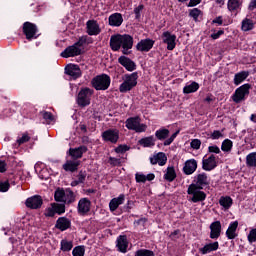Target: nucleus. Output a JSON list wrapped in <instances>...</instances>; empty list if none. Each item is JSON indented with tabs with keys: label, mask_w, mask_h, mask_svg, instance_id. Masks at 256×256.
<instances>
[{
	"label": "nucleus",
	"mask_w": 256,
	"mask_h": 256,
	"mask_svg": "<svg viewBox=\"0 0 256 256\" xmlns=\"http://www.w3.org/2000/svg\"><path fill=\"white\" fill-rule=\"evenodd\" d=\"M185 175H193L194 171H197V160L190 159L185 162L183 167Z\"/></svg>",
	"instance_id": "nucleus-25"
},
{
	"label": "nucleus",
	"mask_w": 256,
	"mask_h": 256,
	"mask_svg": "<svg viewBox=\"0 0 256 256\" xmlns=\"http://www.w3.org/2000/svg\"><path fill=\"white\" fill-rule=\"evenodd\" d=\"M0 191L2 193H6V191H9V182H0Z\"/></svg>",
	"instance_id": "nucleus-59"
},
{
	"label": "nucleus",
	"mask_w": 256,
	"mask_h": 256,
	"mask_svg": "<svg viewBox=\"0 0 256 256\" xmlns=\"http://www.w3.org/2000/svg\"><path fill=\"white\" fill-rule=\"evenodd\" d=\"M156 160L158 161V165L163 167V165L167 163V156L165 155V153L159 152L158 154H156Z\"/></svg>",
	"instance_id": "nucleus-44"
},
{
	"label": "nucleus",
	"mask_w": 256,
	"mask_h": 256,
	"mask_svg": "<svg viewBox=\"0 0 256 256\" xmlns=\"http://www.w3.org/2000/svg\"><path fill=\"white\" fill-rule=\"evenodd\" d=\"M110 47L112 51H119L121 47L123 48V54L129 55V49L133 48V37L131 35H113L110 38Z\"/></svg>",
	"instance_id": "nucleus-1"
},
{
	"label": "nucleus",
	"mask_w": 256,
	"mask_h": 256,
	"mask_svg": "<svg viewBox=\"0 0 256 256\" xmlns=\"http://www.w3.org/2000/svg\"><path fill=\"white\" fill-rule=\"evenodd\" d=\"M43 205V199L41 196H33L26 200V207L30 209H39Z\"/></svg>",
	"instance_id": "nucleus-20"
},
{
	"label": "nucleus",
	"mask_w": 256,
	"mask_h": 256,
	"mask_svg": "<svg viewBox=\"0 0 256 256\" xmlns=\"http://www.w3.org/2000/svg\"><path fill=\"white\" fill-rule=\"evenodd\" d=\"M61 251H71L73 249V242L62 240L61 243Z\"/></svg>",
	"instance_id": "nucleus-43"
},
{
	"label": "nucleus",
	"mask_w": 256,
	"mask_h": 256,
	"mask_svg": "<svg viewBox=\"0 0 256 256\" xmlns=\"http://www.w3.org/2000/svg\"><path fill=\"white\" fill-rule=\"evenodd\" d=\"M139 144L142 147H155V137L148 136L139 140Z\"/></svg>",
	"instance_id": "nucleus-31"
},
{
	"label": "nucleus",
	"mask_w": 256,
	"mask_h": 256,
	"mask_svg": "<svg viewBox=\"0 0 256 256\" xmlns=\"http://www.w3.org/2000/svg\"><path fill=\"white\" fill-rule=\"evenodd\" d=\"M118 63L122 65V67L126 68L127 71H135L137 69V65L133 60L127 58L126 56H120L118 59Z\"/></svg>",
	"instance_id": "nucleus-17"
},
{
	"label": "nucleus",
	"mask_w": 256,
	"mask_h": 256,
	"mask_svg": "<svg viewBox=\"0 0 256 256\" xmlns=\"http://www.w3.org/2000/svg\"><path fill=\"white\" fill-rule=\"evenodd\" d=\"M155 137L159 139V141H163L169 137V129H159L155 132Z\"/></svg>",
	"instance_id": "nucleus-38"
},
{
	"label": "nucleus",
	"mask_w": 256,
	"mask_h": 256,
	"mask_svg": "<svg viewBox=\"0 0 256 256\" xmlns=\"http://www.w3.org/2000/svg\"><path fill=\"white\" fill-rule=\"evenodd\" d=\"M177 135H179V131H176L174 134L171 135L170 138H168L167 140L164 141V145L168 146L171 145V143H173V141H175Z\"/></svg>",
	"instance_id": "nucleus-52"
},
{
	"label": "nucleus",
	"mask_w": 256,
	"mask_h": 256,
	"mask_svg": "<svg viewBox=\"0 0 256 256\" xmlns=\"http://www.w3.org/2000/svg\"><path fill=\"white\" fill-rule=\"evenodd\" d=\"M217 167V158L211 154L208 158L202 159V169L204 171H213Z\"/></svg>",
	"instance_id": "nucleus-11"
},
{
	"label": "nucleus",
	"mask_w": 256,
	"mask_h": 256,
	"mask_svg": "<svg viewBox=\"0 0 256 256\" xmlns=\"http://www.w3.org/2000/svg\"><path fill=\"white\" fill-rule=\"evenodd\" d=\"M249 11H254L256 9V0H251L248 6Z\"/></svg>",
	"instance_id": "nucleus-64"
},
{
	"label": "nucleus",
	"mask_w": 256,
	"mask_h": 256,
	"mask_svg": "<svg viewBox=\"0 0 256 256\" xmlns=\"http://www.w3.org/2000/svg\"><path fill=\"white\" fill-rule=\"evenodd\" d=\"M73 256H85V247L77 246L72 251Z\"/></svg>",
	"instance_id": "nucleus-45"
},
{
	"label": "nucleus",
	"mask_w": 256,
	"mask_h": 256,
	"mask_svg": "<svg viewBox=\"0 0 256 256\" xmlns=\"http://www.w3.org/2000/svg\"><path fill=\"white\" fill-rule=\"evenodd\" d=\"M219 203L221 207H224V209H229L231 208V205H233V199H231V197L229 196H225V197L222 196L219 199Z\"/></svg>",
	"instance_id": "nucleus-36"
},
{
	"label": "nucleus",
	"mask_w": 256,
	"mask_h": 256,
	"mask_svg": "<svg viewBox=\"0 0 256 256\" xmlns=\"http://www.w3.org/2000/svg\"><path fill=\"white\" fill-rule=\"evenodd\" d=\"M30 139H31V137H29V134L24 133L22 135V137L17 139V144L18 145H23L24 143H27Z\"/></svg>",
	"instance_id": "nucleus-49"
},
{
	"label": "nucleus",
	"mask_w": 256,
	"mask_h": 256,
	"mask_svg": "<svg viewBox=\"0 0 256 256\" xmlns=\"http://www.w3.org/2000/svg\"><path fill=\"white\" fill-rule=\"evenodd\" d=\"M162 42L167 45L168 51H173L175 49L177 43V36L175 34H171L169 31H165L161 35Z\"/></svg>",
	"instance_id": "nucleus-8"
},
{
	"label": "nucleus",
	"mask_w": 256,
	"mask_h": 256,
	"mask_svg": "<svg viewBox=\"0 0 256 256\" xmlns=\"http://www.w3.org/2000/svg\"><path fill=\"white\" fill-rule=\"evenodd\" d=\"M217 249H219V242H213L210 244H206L204 247L200 248L199 251L202 255H207V253L217 251Z\"/></svg>",
	"instance_id": "nucleus-29"
},
{
	"label": "nucleus",
	"mask_w": 256,
	"mask_h": 256,
	"mask_svg": "<svg viewBox=\"0 0 256 256\" xmlns=\"http://www.w3.org/2000/svg\"><path fill=\"white\" fill-rule=\"evenodd\" d=\"M52 207H54V211L58 215H63V213H65V204H52Z\"/></svg>",
	"instance_id": "nucleus-46"
},
{
	"label": "nucleus",
	"mask_w": 256,
	"mask_h": 256,
	"mask_svg": "<svg viewBox=\"0 0 256 256\" xmlns=\"http://www.w3.org/2000/svg\"><path fill=\"white\" fill-rule=\"evenodd\" d=\"M124 202H125V195L123 194H121L117 198H113L109 203L110 211H117V208L119 207V205H123Z\"/></svg>",
	"instance_id": "nucleus-28"
},
{
	"label": "nucleus",
	"mask_w": 256,
	"mask_h": 256,
	"mask_svg": "<svg viewBox=\"0 0 256 256\" xmlns=\"http://www.w3.org/2000/svg\"><path fill=\"white\" fill-rule=\"evenodd\" d=\"M221 137H223V133H221L219 130H215L211 134V139H221Z\"/></svg>",
	"instance_id": "nucleus-61"
},
{
	"label": "nucleus",
	"mask_w": 256,
	"mask_h": 256,
	"mask_svg": "<svg viewBox=\"0 0 256 256\" xmlns=\"http://www.w3.org/2000/svg\"><path fill=\"white\" fill-rule=\"evenodd\" d=\"M109 161H110V165H114L115 167H117L118 165H121V159L119 158L110 157Z\"/></svg>",
	"instance_id": "nucleus-60"
},
{
	"label": "nucleus",
	"mask_w": 256,
	"mask_h": 256,
	"mask_svg": "<svg viewBox=\"0 0 256 256\" xmlns=\"http://www.w3.org/2000/svg\"><path fill=\"white\" fill-rule=\"evenodd\" d=\"M102 139L109 143H117L119 141V130L108 129L102 133Z\"/></svg>",
	"instance_id": "nucleus-10"
},
{
	"label": "nucleus",
	"mask_w": 256,
	"mask_h": 256,
	"mask_svg": "<svg viewBox=\"0 0 256 256\" xmlns=\"http://www.w3.org/2000/svg\"><path fill=\"white\" fill-rule=\"evenodd\" d=\"M241 7V0H229L228 9L229 11H237Z\"/></svg>",
	"instance_id": "nucleus-41"
},
{
	"label": "nucleus",
	"mask_w": 256,
	"mask_h": 256,
	"mask_svg": "<svg viewBox=\"0 0 256 256\" xmlns=\"http://www.w3.org/2000/svg\"><path fill=\"white\" fill-rule=\"evenodd\" d=\"M247 77H249V72H246V71H242L240 73L235 74L234 84L241 85V83H243V81H245Z\"/></svg>",
	"instance_id": "nucleus-34"
},
{
	"label": "nucleus",
	"mask_w": 256,
	"mask_h": 256,
	"mask_svg": "<svg viewBox=\"0 0 256 256\" xmlns=\"http://www.w3.org/2000/svg\"><path fill=\"white\" fill-rule=\"evenodd\" d=\"M249 89H251L250 84H243L237 88L232 95V101H234V103H241L242 101H245V97L249 96Z\"/></svg>",
	"instance_id": "nucleus-7"
},
{
	"label": "nucleus",
	"mask_w": 256,
	"mask_h": 256,
	"mask_svg": "<svg viewBox=\"0 0 256 256\" xmlns=\"http://www.w3.org/2000/svg\"><path fill=\"white\" fill-rule=\"evenodd\" d=\"M202 188H198L195 184H190L187 189L189 195L188 201L192 203H201L207 199V194L201 191Z\"/></svg>",
	"instance_id": "nucleus-3"
},
{
	"label": "nucleus",
	"mask_w": 256,
	"mask_h": 256,
	"mask_svg": "<svg viewBox=\"0 0 256 256\" xmlns=\"http://www.w3.org/2000/svg\"><path fill=\"white\" fill-rule=\"evenodd\" d=\"M79 165H81L80 160H67L66 163L63 164L64 171H69L70 173H75L77 169H79Z\"/></svg>",
	"instance_id": "nucleus-24"
},
{
	"label": "nucleus",
	"mask_w": 256,
	"mask_h": 256,
	"mask_svg": "<svg viewBox=\"0 0 256 256\" xmlns=\"http://www.w3.org/2000/svg\"><path fill=\"white\" fill-rule=\"evenodd\" d=\"M237 227H239L238 221L230 223L226 231V237H228V239H235L237 237Z\"/></svg>",
	"instance_id": "nucleus-27"
},
{
	"label": "nucleus",
	"mask_w": 256,
	"mask_h": 256,
	"mask_svg": "<svg viewBox=\"0 0 256 256\" xmlns=\"http://www.w3.org/2000/svg\"><path fill=\"white\" fill-rule=\"evenodd\" d=\"M199 15H201V10L194 8L190 11V17H193V19H198Z\"/></svg>",
	"instance_id": "nucleus-56"
},
{
	"label": "nucleus",
	"mask_w": 256,
	"mask_h": 256,
	"mask_svg": "<svg viewBox=\"0 0 256 256\" xmlns=\"http://www.w3.org/2000/svg\"><path fill=\"white\" fill-rule=\"evenodd\" d=\"M221 237V222L215 221L210 224V239H219Z\"/></svg>",
	"instance_id": "nucleus-19"
},
{
	"label": "nucleus",
	"mask_w": 256,
	"mask_h": 256,
	"mask_svg": "<svg viewBox=\"0 0 256 256\" xmlns=\"http://www.w3.org/2000/svg\"><path fill=\"white\" fill-rule=\"evenodd\" d=\"M94 93L95 91L91 88H81L77 96L79 107H87L88 105H91V97H93Z\"/></svg>",
	"instance_id": "nucleus-6"
},
{
	"label": "nucleus",
	"mask_w": 256,
	"mask_h": 256,
	"mask_svg": "<svg viewBox=\"0 0 256 256\" xmlns=\"http://www.w3.org/2000/svg\"><path fill=\"white\" fill-rule=\"evenodd\" d=\"M135 256H155V253L151 250H138L135 254Z\"/></svg>",
	"instance_id": "nucleus-47"
},
{
	"label": "nucleus",
	"mask_w": 256,
	"mask_h": 256,
	"mask_svg": "<svg viewBox=\"0 0 256 256\" xmlns=\"http://www.w3.org/2000/svg\"><path fill=\"white\" fill-rule=\"evenodd\" d=\"M196 91H199V83L197 82H192L191 84H187L183 88V93L185 95H189V93H196Z\"/></svg>",
	"instance_id": "nucleus-32"
},
{
	"label": "nucleus",
	"mask_w": 256,
	"mask_h": 256,
	"mask_svg": "<svg viewBox=\"0 0 256 256\" xmlns=\"http://www.w3.org/2000/svg\"><path fill=\"white\" fill-rule=\"evenodd\" d=\"M153 45H155V41L152 39H143L136 45L137 51L141 52H149L153 49Z\"/></svg>",
	"instance_id": "nucleus-16"
},
{
	"label": "nucleus",
	"mask_w": 256,
	"mask_h": 256,
	"mask_svg": "<svg viewBox=\"0 0 256 256\" xmlns=\"http://www.w3.org/2000/svg\"><path fill=\"white\" fill-rule=\"evenodd\" d=\"M54 199L58 203H63L65 200V190L60 189V188L56 189V191L54 193Z\"/></svg>",
	"instance_id": "nucleus-40"
},
{
	"label": "nucleus",
	"mask_w": 256,
	"mask_h": 256,
	"mask_svg": "<svg viewBox=\"0 0 256 256\" xmlns=\"http://www.w3.org/2000/svg\"><path fill=\"white\" fill-rule=\"evenodd\" d=\"M137 79H139L137 72L124 75L122 77L123 83L119 86L120 93H127L134 87H137Z\"/></svg>",
	"instance_id": "nucleus-2"
},
{
	"label": "nucleus",
	"mask_w": 256,
	"mask_h": 256,
	"mask_svg": "<svg viewBox=\"0 0 256 256\" xmlns=\"http://www.w3.org/2000/svg\"><path fill=\"white\" fill-rule=\"evenodd\" d=\"M225 32L223 30H219L216 33L211 34L212 39H219V37H221V35H223Z\"/></svg>",
	"instance_id": "nucleus-63"
},
{
	"label": "nucleus",
	"mask_w": 256,
	"mask_h": 256,
	"mask_svg": "<svg viewBox=\"0 0 256 256\" xmlns=\"http://www.w3.org/2000/svg\"><path fill=\"white\" fill-rule=\"evenodd\" d=\"M254 27H255V24L253 23V20L249 18H245L242 21V26H241L242 31H252Z\"/></svg>",
	"instance_id": "nucleus-37"
},
{
	"label": "nucleus",
	"mask_w": 256,
	"mask_h": 256,
	"mask_svg": "<svg viewBox=\"0 0 256 256\" xmlns=\"http://www.w3.org/2000/svg\"><path fill=\"white\" fill-rule=\"evenodd\" d=\"M248 241L250 243H255L256 241V229H252L248 235Z\"/></svg>",
	"instance_id": "nucleus-55"
},
{
	"label": "nucleus",
	"mask_w": 256,
	"mask_h": 256,
	"mask_svg": "<svg viewBox=\"0 0 256 256\" xmlns=\"http://www.w3.org/2000/svg\"><path fill=\"white\" fill-rule=\"evenodd\" d=\"M192 185H196L199 189H203L209 185V176L206 173H200L195 176L194 183Z\"/></svg>",
	"instance_id": "nucleus-15"
},
{
	"label": "nucleus",
	"mask_w": 256,
	"mask_h": 256,
	"mask_svg": "<svg viewBox=\"0 0 256 256\" xmlns=\"http://www.w3.org/2000/svg\"><path fill=\"white\" fill-rule=\"evenodd\" d=\"M175 177H177V173H175V168L168 167L166 173L164 174V179L171 183V181H175Z\"/></svg>",
	"instance_id": "nucleus-35"
},
{
	"label": "nucleus",
	"mask_w": 256,
	"mask_h": 256,
	"mask_svg": "<svg viewBox=\"0 0 256 256\" xmlns=\"http://www.w3.org/2000/svg\"><path fill=\"white\" fill-rule=\"evenodd\" d=\"M221 149L226 153L231 151V149H233V142L229 139L224 140L222 142Z\"/></svg>",
	"instance_id": "nucleus-42"
},
{
	"label": "nucleus",
	"mask_w": 256,
	"mask_h": 256,
	"mask_svg": "<svg viewBox=\"0 0 256 256\" xmlns=\"http://www.w3.org/2000/svg\"><path fill=\"white\" fill-rule=\"evenodd\" d=\"M247 167H256V152H252L246 156Z\"/></svg>",
	"instance_id": "nucleus-39"
},
{
	"label": "nucleus",
	"mask_w": 256,
	"mask_h": 256,
	"mask_svg": "<svg viewBox=\"0 0 256 256\" xmlns=\"http://www.w3.org/2000/svg\"><path fill=\"white\" fill-rule=\"evenodd\" d=\"M91 83L96 91H107L111 85V77L107 74L98 75L92 79Z\"/></svg>",
	"instance_id": "nucleus-4"
},
{
	"label": "nucleus",
	"mask_w": 256,
	"mask_h": 256,
	"mask_svg": "<svg viewBox=\"0 0 256 256\" xmlns=\"http://www.w3.org/2000/svg\"><path fill=\"white\" fill-rule=\"evenodd\" d=\"M75 193L71 189H66L64 194V202L66 205H71V203H75Z\"/></svg>",
	"instance_id": "nucleus-30"
},
{
	"label": "nucleus",
	"mask_w": 256,
	"mask_h": 256,
	"mask_svg": "<svg viewBox=\"0 0 256 256\" xmlns=\"http://www.w3.org/2000/svg\"><path fill=\"white\" fill-rule=\"evenodd\" d=\"M82 48L77 47L75 44L68 46L62 53L61 57L69 59V57H77L81 55Z\"/></svg>",
	"instance_id": "nucleus-13"
},
{
	"label": "nucleus",
	"mask_w": 256,
	"mask_h": 256,
	"mask_svg": "<svg viewBox=\"0 0 256 256\" xmlns=\"http://www.w3.org/2000/svg\"><path fill=\"white\" fill-rule=\"evenodd\" d=\"M129 151V147L127 145H120L117 148H115L116 153H125Z\"/></svg>",
	"instance_id": "nucleus-57"
},
{
	"label": "nucleus",
	"mask_w": 256,
	"mask_h": 256,
	"mask_svg": "<svg viewBox=\"0 0 256 256\" xmlns=\"http://www.w3.org/2000/svg\"><path fill=\"white\" fill-rule=\"evenodd\" d=\"M86 43H87V38L81 37L76 43H74V45L77 46L79 49H81L83 45Z\"/></svg>",
	"instance_id": "nucleus-58"
},
{
	"label": "nucleus",
	"mask_w": 256,
	"mask_h": 256,
	"mask_svg": "<svg viewBox=\"0 0 256 256\" xmlns=\"http://www.w3.org/2000/svg\"><path fill=\"white\" fill-rule=\"evenodd\" d=\"M145 6H143V4H140L138 7H136L134 9V13H135V17L136 19H140L141 18V11H143Z\"/></svg>",
	"instance_id": "nucleus-54"
},
{
	"label": "nucleus",
	"mask_w": 256,
	"mask_h": 256,
	"mask_svg": "<svg viewBox=\"0 0 256 256\" xmlns=\"http://www.w3.org/2000/svg\"><path fill=\"white\" fill-rule=\"evenodd\" d=\"M208 153H215L216 155H219V153H221V149L217 145H212L208 147Z\"/></svg>",
	"instance_id": "nucleus-53"
},
{
	"label": "nucleus",
	"mask_w": 256,
	"mask_h": 256,
	"mask_svg": "<svg viewBox=\"0 0 256 256\" xmlns=\"http://www.w3.org/2000/svg\"><path fill=\"white\" fill-rule=\"evenodd\" d=\"M83 153H87V146H80L78 148L69 149V155L74 161H77V159H81V157H83Z\"/></svg>",
	"instance_id": "nucleus-21"
},
{
	"label": "nucleus",
	"mask_w": 256,
	"mask_h": 256,
	"mask_svg": "<svg viewBox=\"0 0 256 256\" xmlns=\"http://www.w3.org/2000/svg\"><path fill=\"white\" fill-rule=\"evenodd\" d=\"M86 33H88L90 36L99 35V33H101L99 23H97L95 20H88L86 22Z\"/></svg>",
	"instance_id": "nucleus-14"
},
{
	"label": "nucleus",
	"mask_w": 256,
	"mask_h": 256,
	"mask_svg": "<svg viewBox=\"0 0 256 256\" xmlns=\"http://www.w3.org/2000/svg\"><path fill=\"white\" fill-rule=\"evenodd\" d=\"M108 23L110 27H121V25H123V15H121V13H114L110 15Z\"/></svg>",
	"instance_id": "nucleus-22"
},
{
	"label": "nucleus",
	"mask_w": 256,
	"mask_h": 256,
	"mask_svg": "<svg viewBox=\"0 0 256 256\" xmlns=\"http://www.w3.org/2000/svg\"><path fill=\"white\" fill-rule=\"evenodd\" d=\"M190 147H192V149H195L196 151L201 149V140L193 139L190 143Z\"/></svg>",
	"instance_id": "nucleus-50"
},
{
	"label": "nucleus",
	"mask_w": 256,
	"mask_h": 256,
	"mask_svg": "<svg viewBox=\"0 0 256 256\" xmlns=\"http://www.w3.org/2000/svg\"><path fill=\"white\" fill-rule=\"evenodd\" d=\"M57 212H55V208L52 206L51 208H48L45 215L46 217H55V214Z\"/></svg>",
	"instance_id": "nucleus-62"
},
{
	"label": "nucleus",
	"mask_w": 256,
	"mask_h": 256,
	"mask_svg": "<svg viewBox=\"0 0 256 256\" xmlns=\"http://www.w3.org/2000/svg\"><path fill=\"white\" fill-rule=\"evenodd\" d=\"M125 125L129 131H135L136 133H145L147 131V126L141 123L139 116L128 118Z\"/></svg>",
	"instance_id": "nucleus-5"
},
{
	"label": "nucleus",
	"mask_w": 256,
	"mask_h": 256,
	"mask_svg": "<svg viewBox=\"0 0 256 256\" xmlns=\"http://www.w3.org/2000/svg\"><path fill=\"white\" fill-rule=\"evenodd\" d=\"M136 183H145L147 181V175L143 173L135 174Z\"/></svg>",
	"instance_id": "nucleus-48"
},
{
	"label": "nucleus",
	"mask_w": 256,
	"mask_h": 256,
	"mask_svg": "<svg viewBox=\"0 0 256 256\" xmlns=\"http://www.w3.org/2000/svg\"><path fill=\"white\" fill-rule=\"evenodd\" d=\"M85 179H87V172L80 171L77 175V180H73L71 182V187H77V185H81V183H85Z\"/></svg>",
	"instance_id": "nucleus-33"
},
{
	"label": "nucleus",
	"mask_w": 256,
	"mask_h": 256,
	"mask_svg": "<svg viewBox=\"0 0 256 256\" xmlns=\"http://www.w3.org/2000/svg\"><path fill=\"white\" fill-rule=\"evenodd\" d=\"M42 117L46 120V123H51L53 121V114H51V112H42Z\"/></svg>",
	"instance_id": "nucleus-51"
},
{
	"label": "nucleus",
	"mask_w": 256,
	"mask_h": 256,
	"mask_svg": "<svg viewBox=\"0 0 256 256\" xmlns=\"http://www.w3.org/2000/svg\"><path fill=\"white\" fill-rule=\"evenodd\" d=\"M77 211L79 215H87L91 211V200L88 198H81L78 202Z\"/></svg>",
	"instance_id": "nucleus-12"
},
{
	"label": "nucleus",
	"mask_w": 256,
	"mask_h": 256,
	"mask_svg": "<svg viewBox=\"0 0 256 256\" xmlns=\"http://www.w3.org/2000/svg\"><path fill=\"white\" fill-rule=\"evenodd\" d=\"M116 247L120 253H127V247H129L127 236L120 235L116 240Z\"/></svg>",
	"instance_id": "nucleus-18"
},
{
	"label": "nucleus",
	"mask_w": 256,
	"mask_h": 256,
	"mask_svg": "<svg viewBox=\"0 0 256 256\" xmlns=\"http://www.w3.org/2000/svg\"><path fill=\"white\" fill-rule=\"evenodd\" d=\"M55 227L60 231H67V229L71 227V220H69L67 217H60L56 221Z\"/></svg>",
	"instance_id": "nucleus-26"
},
{
	"label": "nucleus",
	"mask_w": 256,
	"mask_h": 256,
	"mask_svg": "<svg viewBox=\"0 0 256 256\" xmlns=\"http://www.w3.org/2000/svg\"><path fill=\"white\" fill-rule=\"evenodd\" d=\"M23 32L28 41L39 37V35H37V26L31 22H25L23 24Z\"/></svg>",
	"instance_id": "nucleus-9"
},
{
	"label": "nucleus",
	"mask_w": 256,
	"mask_h": 256,
	"mask_svg": "<svg viewBox=\"0 0 256 256\" xmlns=\"http://www.w3.org/2000/svg\"><path fill=\"white\" fill-rule=\"evenodd\" d=\"M65 73L72 77V79H79V77H81V69H79L77 65L66 66Z\"/></svg>",
	"instance_id": "nucleus-23"
}]
</instances>
